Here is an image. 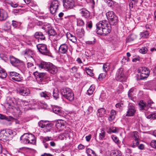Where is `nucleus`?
Returning <instances> with one entry per match:
<instances>
[{"label":"nucleus","mask_w":156,"mask_h":156,"mask_svg":"<svg viewBox=\"0 0 156 156\" xmlns=\"http://www.w3.org/2000/svg\"><path fill=\"white\" fill-rule=\"evenodd\" d=\"M96 30L98 34L104 36L111 31V27L108 22L106 20L99 21L96 24Z\"/></svg>","instance_id":"f257e3e1"},{"label":"nucleus","mask_w":156,"mask_h":156,"mask_svg":"<svg viewBox=\"0 0 156 156\" xmlns=\"http://www.w3.org/2000/svg\"><path fill=\"white\" fill-rule=\"evenodd\" d=\"M62 95L69 101H72L74 98V95L72 90L68 88H63L61 90Z\"/></svg>","instance_id":"f03ea898"},{"label":"nucleus","mask_w":156,"mask_h":156,"mask_svg":"<svg viewBox=\"0 0 156 156\" xmlns=\"http://www.w3.org/2000/svg\"><path fill=\"white\" fill-rule=\"evenodd\" d=\"M106 16L109 21L110 25H116L118 22V17L112 11H109L106 13Z\"/></svg>","instance_id":"7ed1b4c3"},{"label":"nucleus","mask_w":156,"mask_h":156,"mask_svg":"<svg viewBox=\"0 0 156 156\" xmlns=\"http://www.w3.org/2000/svg\"><path fill=\"white\" fill-rule=\"evenodd\" d=\"M60 5L58 0H54L51 3L49 7L50 12L53 15H55L57 12Z\"/></svg>","instance_id":"20e7f679"},{"label":"nucleus","mask_w":156,"mask_h":156,"mask_svg":"<svg viewBox=\"0 0 156 156\" xmlns=\"http://www.w3.org/2000/svg\"><path fill=\"white\" fill-rule=\"evenodd\" d=\"M37 47L38 51L41 53L50 56L51 53L49 50L47 46L44 44H39L37 45Z\"/></svg>","instance_id":"39448f33"},{"label":"nucleus","mask_w":156,"mask_h":156,"mask_svg":"<svg viewBox=\"0 0 156 156\" xmlns=\"http://www.w3.org/2000/svg\"><path fill=\"white\" fill-rule=\"evenodd\" d=\"M139 70L140 71V79L143 80L148 76L150 71L147 68H142Z\"/></svg>","instance_id":"423d86ee"},{"label":"nucleus","mask_w":156,"mask_h":156,"mask_svg":"<svg viewBox=\"0 0 156 156\" xmlns=\"http://www.w3.org/2000/svg\"><path fill=\"white\" fill-rule=\"evenodd\" d=\"M116 79L117 81H123L126 79L122 69L120 68L118 70L116 74Z\"/></svg>","instance_id":"0eeeda50"},{"label":"nucleus","mask_w":156,"mask_h":156,"mask_svg":"<svg viewBox=\"0 0 156 156\" xmlns=\"http://www.w3.org/2000/svg\"><path fill=\"white\" fill-rule=\"evenodd\" d=\"M9 75L10 78L14 80L20 82L22 80V78L20 76V74L15 72H9Z\"/></svg>","instance_id":"6e6552de"},{"label":"nucleus","mask_w":156,"mask_h":156,"mask_svg":"<svg viewBox=\"0 0 156 156\" xmlns=\"http://www.w3.org/2000/svg\"><path fill=\"white\" fill-rule=\"evenodd\" d=\"M136 110L135 107L131 103L129 104L128 110L127 112L126 116H133L135 113Z\"/></svg>","instance_id":"1a4fd4ad"},{"label":"nucleus","mask_w":156,"mask_h":156,"mask_svg":"<svg viewBox=\"0 0 156 156\" xmlns=\"http://www.w3.org/2000/svg\"><path fill=\"white\" fill-rule=\"evenodd\" d=\"M63 6L66 9H72L74 6V2L73 0H65Z\"/></svg>","instance_id":"9d476101"},{"label":"nucleus","mask_w":156,"mask_h":156,"mask_svg":"<svg viewBox=\"0 0 156 156\" xmlns=\"http://www.w3.org/2000/svg\"><path fill=\"white\" fill-rule=\"evenodd\" d=\"M18 93L21 95L23 96H28L30 93L29 89L25 87H20L18 91Z\"/></svg>","instance_id":"9b49d317"},{"label":"nucleus","mask_w":156,"mask_h":156,"mask_svg":"<svg viewBox=\"0 0 156 156\" xmlns=\"http://www.w3.org/2000/svg\"><path fill=\"white\" fill-rule=\"evenodd\" d=\"M53 111L54 113L60 116H65L64 112L62 111L60 107L58 106H55L53 108Z\"/></svg>","instance_id":"f8f14e48"},{"label":"nucleus","mask_w":156,"mask_h":156,"mask_svg":"<svg viewBox=\"0 0 156 156\" xmlns=\"http://www.w3.org/2000/svg\"><path fill=\"white\" fill-rule=\"evenodd\" d=\"M10 61L11 64L14 66H18L19 65V64L20 63L22 64L23 67L24 66V65L22 61H20L13 56L11 57Z\"/></svg>","instance_id":"ddd939ff"},{"label":"nucleus","mask_w":156,"mask_h":156,"mask_svg":"<svg viewBox=\"0 0 156 156\" xmlns=\"http://www.w3.org/2000/svg\"><path fill=\"white\" fill-rule=\"evenodd\" d=\"M48 67L47 70L50 73L55 74L57 73L58 71L57 68L52 64L50 63Z\"/></svg>","instance_id":"4468645a"},{"label":"nucleus","mask_w":156,"mask_h":156,"mask_svg":"<svg viewBox=\"0 0 156 156\" xmlns=\"http://www.w3.org/2000/svg\"><path fill=\"white\" fill-rule=\"evenodd\" d=\"M8 17L7 12L3 9H0V21L5 20Z\"/></svg>","instance_id":"2eb2a0df"},{"label":"nucleus","mask_w":156,"mask_h":156,"mask_svg":"<svg viewBox=\"0 0 156 156\" xmlns=\"http://www.w3.org/2000/svg\"><path fill=\"white\" fill-rule=\"evenodd\" d=\"M68 49V45L65 44H62L60 45L59 48L58 52L60 54H65L66 53Z\"/></svg>","instance_id":"dca6fc26"},{"label":"nucleus","mask_w":156,"mask_h":156,"mask_svg":"<svg viewBox=\"0 0 156 156\" xmlns=\"http://www.w3.org/2000/svg\"><path fill=\"white\" fill-rule=\"evenodd\" d=\"M80 13L82 16L86 18H88L90 16L89 12L86 9L83 8L80 10Z\"/></svg>","instance_id":"f3484780"},{"label":"nucleus","mask_w":156,"mask_h":156,"mask_svg":"<svg viewBox=\"0 0 156 156\" xmlns=\"http://www.w3.org/2000/svg\"><path fill=\"white\" fill-rule=\"evenodd\" d=\"M40 95L41 97H43L46 100H49L50 99L51 94L48 92L45 91L40 93Z\"/></svg>","instance_id":"a211bd4d"},{"label":"nucleus","mask_w":156,"mask_h":156,"mask_svg":"<svg viewBox=\"0 0 156 156\" xmlns=\"http://www.w3.org/2000/svg\"><path fill=\"white\" fill-rule=\"evenodd\" d=\"M29 144H36V139L35 136L33 134L27 135Z\"/></svg>","instance_id":"6ab92c4d"},{"label":"nucleus","mask_w":156,"mask_h":156,"mask_svg":"<svg viewBox=\"0 0 156 156\" xmlns=\"http://www.w3.org/2000/svg\"><path fill=\"white\" fill-rule=\"evenodd\" d=\"M65 121L61 119H59L57 121L56 123V126L58 128H61L62 129L65 127Z\"/></svg>","instance_id":"aec40b11"},{"label":"nucleus","mask_w":156,"mask_h":156,"mask_svg":"<svg viewBox=\"0 0 156 156\" xmlns=\"http://www.w3.org/2000/svg\"><path fill=\"white\" fill-rule=\"evenodd\" d=\"M21 142L24 144H29L27 135L26 134H24L22 135L20 138Z\"/></svg>","instance_id":"412c9836"},{"label":"nucleus","mask_w":156,"mask_h":156,"mask_svg":"<svg viewBox=\"0 0 156 156\" xmlns=\"http://www.w3.org/2000/svg\"><path fill=\"white\" fill-rule=\"evenodd\" d=\"M27 67L28 70L29 72L34 71L36 69V67L34 64L30 62H28L27 63Z\"/></svg>","instance_id":"4be33fe9"},{"label":"nucleus","mask_w":156,"mask_h":156,"mask_svg":"<svg viewBox=\"0 0 156 156\" xmlns=\"http://www.w3.org/2000/svg\"><path fill=\"white\" fill-rule=\"evenodd\" d=\"M5 105L8 107L9 108H11L15 105L14 102V99L11 98H9L5 104Z\"/></svg>","instance_id":"5701e85b"},{"label":"nucleus","mask_w":156,"mask_h":156,"mask_svg":"<svg viewBox=\"0 0 156 156\" xmlns=\"http://www.w3.org/2000/svg\"><path fill=\"white\" fill-rule=\"evenodd\" d=\"M34 52L30 49H26L24 51V55H27L28 57L33 58L34 55Z\"/></svg>","instance_id":"b1692460"},{"label":"nucleus","mask_w":156,"mask_h":156,"mask_svg":"<svg viewBox=\"0 0 156 156\" xmlns=\"http://www.w3.org/2000/svg\"><path fill=\"white\" fill-rule=\"evenodd\" d=\"M139 105L140 108V110L147 111L149 109L147 105L143 102V101H140L139 103Z\"/></svg>","instance_id":"393cba45"},{"label":"nucleus","mask_w":156,"mask_h":156,"mask_svg":"<svg viewBox=\"0 0 156 156\" xmlns=\"http://www.w3.org/2000/svg\"><path fill=\"white\" fill-rule=\"evenodd\" d=\"M50 63H47L45 62H41L40 63L38 64L39 67L42 69H44L46 70H47L49 64Z\"/></svg>","instance_id":"a878e982"},{"label":"nucleus","mask_w":156,"mask_h":156,"mask_svg":"<svg viewBox=\"0 0 156 156\" xmlns=\"http://www.w3.org/2000/svg\"><path fill=\"white\" fill-rule=\"evenodd\" d=\"M49 123L48 121L41 120L38 122V125L39 127L44 128Z\"/></svg>","instance_id":"bb28decb"},{"label":"nucleus","mask_w":156,"mask_h":156,"mask_svg":"<svg viewBox=\"0 0 156 156\" xmlns=\"http://www.w3.org/2000/svg\"><path fill=\"white\" fill-rule=\"evenodd\" d=\"M136 38V36L134 34L129 35L126 39V42L128 43L133 41Z\"/></svg>","instance_id":"cd10ccee"},{"label":"nucleus","mask_w":156,"mask_h":156,"mask_svg":"<svg viewBox=\"0 0 156 156\" xmlns=\"http://www.w3.org/2000/svg\"><path fill=\"white\" fill-rule=\"evenodd\" d=\"M86 152L88 156H97L95 152L90 149H87L86 150Z\"/></svg>","instance_id":"c85d7f7f"},{"label":"nucleus","mask_w":156,"mask_h":156,"mask_svg":"<svg viewBox=\"0 0 156 156\" xmlns=\"http://www.w3.org/2000/svg\"><path fill=\"white\" fill-rule=\"evenodd\" d=\"M116 115V112L113 110L111 111L110 115L108 119L109 121H112L115 118Z\"/></svg>","instance_id":"c756f323"},{"label":"nucleus","mask_w":156,"mask_h":156,"mask_svg":"<svg viewBox=\"0 0 156 156\" xmlns=\"http://www.w3.org/2000/svg\"><path fill=\"white\" fill-rule=\"evenodd\" d=\"M7 75L5 71L0 67V78L4 79L6 78Z\"/></svg>","instance_id":"7c9ffc66"},{"label":"nucleus","mask_w":156,"mask_h":156,"mask_svg":"<svg viewBox=\"0 0 156 156\" xmlns=\"http://www.w3.org/2000/svg\"><path fill=\"white\" fill-rule=\"evenodd\" d=\"M111 154L112 156H122L121 152L118 150H112L111 151Z\"/></svg>","instance_id":"2f4dec72"},{"label":"nucleus","mask_w":156,"mask_h":156,"mask_svg":"<svg viewBox=\"0 0 156 156\" xmlns=\"http://www.w3.org/2000/svg\"><path fill=\"white\" fill-rule=\"evenodd\" d=\"M51 25L50 24L45 23L43 25V26L41 27V28L45 30V31L46 32L50 29H51Z\"/></svg>","instance_id":"473e14b6"},{"label":"nucleus","mask_w":156,"mask_h":156,"mask_svg":"<svg viewBox=\"0 0 156 156\" xmlns=\"http://www.w3.org/2000/svg\"><path fill=\"white\" fill-rule=\"evenodd\" d=\"M98 112L97 113V115L99 116H101L105 113L106 110L105 108H101L98 109Z\"/></svg>","instance_id":"72a5a7b5"},{"label":"nucleus","mask_w":156,"mask_h":156,"mask_svg":"<svg viewBox=\"0 0 156 156\" xmlns=\"http://www.w3.org/2000/svg\"><path fill=\"white\" fill-rule=\"evenodd\" d=\"M139 144V140H134L130 146L133 148H135L138 146Z\"/></svg>","instance_id":"f704fd0d"},{"label":"nucleus","mask_w":156,"mask_h":156,"mask_svg":"<svg viewBox=\"0 0 156 156\" xmlns=\"http://www.w3.org/2000/svg\"><path fill=\"white\" fill-rule=\"evenodd\" d=\"M149 33L148 31L146 30L145 31L140 33V37L143 38H147L149 36Z\"/></svg>","instance_id":"c9c22d12"},{"label":"nucleus","mask_w":156,"mask_h":156,"mask_svg":"<svg viewBox=\"0 0 156 156\" xmlns=\"http://www.w3.org/2000/svg\"><path fill=\"white\" fill-rule=\"evenodd\" d=\"M11 108L13 109V111L15 112L19 115H20L21 114V109L18 106L14 105V107H12Z\"/></svg>","instance_id":"e433bc0d"},{"label":"nucleus","mask_w":156,"mask_h":156,"mask_svg":"<svg viewBox=\"0 0 156 156\" xmlns=\"http://www.w3.org/2000/svg\"><path fill=\"white\" fill-rule=\"evenodd\" d=\"M95 86L94 85H91L89 89L87 90V93L89 95H91L94 90Z\"/></svg>","instance_id":"4c0bfd02"},{"label":"nucleus","mask_w":156,"mask_h":156,"mask_svg":"<svg viewBox=\"0 0 156 156\" xmlns=\"http://www.w3.org/2000/svg\"><path fill=\"white\" fill-rule=\"evenodd\" d=\"M52 125V124L49 123L44 128V131L45 132H50L51 129Z\"/></svg>","instance_id":"58836bf2"},{"label":"nucleus","mask_w":156,"mask_h":156,"mask_svg":"<svg viewBox=\"0 0 156 156\" xmlns=\"http://www.w3.org/2000/svg\"><path fill=\"white\" fill-rule=\"evenodd\" d=\"M105 133L103 129H101L99 134V139L102 140L105 137Z\"/></svg>","instance_id":"ea45409f"},{"label":"nucleus","mask_w":156,"mask_h":156,"mask_svg":"<svg viewBox=\"0 0 156 156\" xmlns=\"http://www.w3.org/2000/svg\"><path fill=\"white\" fill-rule=\"evenodd\" d=\"M138 0H129V5L130 9H132L133 7V5L137 3Z\"/></svg>","instance_id":"a19ab883"},{"label":"nucleus","mask_w":156,"mask_h":156,"mask_svg":"<svg viewBox=\"0 0 156 156\" xmlns=\"http://www.w3.org/2000/svg\"><path fill=\"white\" fill-rule=\"evenodd\" d=\"M46 32L48 33L49 36H54L56 34L55 32L52 27H51V29H50Z\"/></svg>","instance_id":"79ce46f5"},{"label":"nucleus","mask_w":156,"mask_h":156,"mask_svg":"<svg viewBox=\"0 0 156 156\" xmlns=\"http://www.w3.org/2000/svg\"><path fill=\"white\" fill-rule=\"evenodd\" d=\"M118 131L117 128L113 126L111 127L108 131V132L109 133H116Z\"/></svg>","instance_id":"37998d69"},{"label":"nucleus","mask_w":156,"mask_h":156,"mask_svg":"<svg viewBox=\"0 0 156 156\" xmlns=\"http://www.w3.org/2000/svg\"><path fill=\"white\" fill-rule=\"evenodd\" d=\"M146 117L148 119H156V113H151L149 115H147Z\"/></svg>","instance_id":"c03bdc74"},{"label":"nucleus","mask_w":156,"mask_h":156,"mask_svg":"<svg viewBox=\"0 0 156 156\" xmlns=\"http://www.w3.org/2000/svg\"><path fill=\"white\" fill-rule=\"evenodd\" d=\"M53 96L55 99L58 98L59 97V91L57 90H54L53 93Z\"/></svg>","instance_id":"a18cd8bd"},{"label":"nucleus","mask_w":156,"mask_h":156,"mask_svg":"<svg viewBox=\"0 0 156 156\" xmlns=\"http://www.w3.org/2000/svg\"><path fill=\"white\" fill-rule=\"evenodd\" d=\"M103 68L104 71L106 73L109 68V64L108 63L104 64Z\"/></svg>","instance_id":"49530a36"},{"label":"nucleus","mask_w":156,"mask_h":156,"mask_svg":"<svg viewBox=\"0 0 156 156\" xmlns=\"http://www.w3.org/2000/svg\"><path fill=\"white\" fill-rule=\"evenodd\" d=\"M109 6H112L114 5L113 1L112 0H104Z\"/></svg>","instance_id":"de8ad7c7"},{"label":"nucleus","mask_w":156,"mask_h":156,"mask_svg":"<svg viewBox=\"0 0 156 156\" xmlns=\"http://www.w3.org/2000/svg\"><path fill=\"white\" fill-rule=\"evenodd\" d=\"M132 136L134 138V140H139L138 133L136 131H134L133 132Z\"/></svg>","instance_id":"09e8293b"},{"label":"nucleus","mask_w":156,"mask_h":156,"mask_svg":"<svg viewBox=\"0 0 156 156\" xmlns=\"http://www.w3.org/2000/svg\"><path fill=\"white\" fill-rule=\"evenodd\" d=\"M77 25L78 26H83L84 25V23L83 21L80 19H77Z\"/></svg>","instance_id":"8fccbe9b"},{"label":"nucleus","mask_w":156,"mask_h":156,"mask_svg":"<svg viewBox=\"0 0 156 156\" xmlns=\"http://www.w3.org/2000/svg\"><path fill=\"white\" fill-rule=\"evenodd\" d=\"M112 138L113 140L116 143H119V141L118 138L114 135L112 136Z\"/></svg>","instance_id":"3c124183"},{"label":"nucleus","mask_w":156,"mask_h":156,"mask_svg":"<svg viewBox=\"0 0 156 156\" xmlns=\"http://www.w3.org/2000/svg\"><path fill=\"white\" fill-rule=\"evenodd\" d=\"M92 40H89L86 42V43L89 44H94L96 41V40L95 38H93L92 39Z\"/></svg>","instance_id":"603ef678"},{"label":"nucleus","mask_w":156,"mask_h":156,"mask_svg":"<svg viewBox=\"0 0 156 156\" xmlns=\"http://www.w3.org/2000/svg\"><path fill=\"white\" fill-rule=\"evenodd\" d=\"M85 70L86 73L88 75L90 76L93 75V73H92V71L89 68H85Z\"/></svg>","instance_id":"864d4df0"},{"label":"nucleus","mask_w":156,"mask_h":156,"mask_svg":"<svg viewBox=\"0 0 156 156\" xmlns=\"http://www.w3.org/2000/svg\"><path fill=\"white\" fill-rule=\"evenodd\" d=\"M6 132H5L4 133H3L2 132L0 133V139L1 140L2 139H5L6 138Z\"/></svg>","instance_id":"5fc2aeb1"},{"label":"nucleus","mask_w":156,"mask_h":156,"mask_svg":"<svg viewBox=\"0 0 156 156\" xmlns=\"http://www.w3.org/2000/svg\"><path fill=\"white\" fill-rule=\"evenodd\" d=\"M147 48L144 47L143 48H141L139 50V52L143 54H145L147 51Z\"/></svg>","instance_id":"6e6d98bb"},{"label":"nucleus","mask_w":156,"mask_h":156,"mask_svg":"<svg viewBox=\"0 0 156 156\" xmlns=\"http://www.w3.org/2000/svg\"><path fill=\"white\" fill-rule=\"evenodd\" d=\"M106 76V73H101L99 75L98 79L100 81H101Z\"/></svg>","instance_id":"4d7b16f0"},{"label":"nucleus","mask_w":156,"mask_h":156,"mask_svg":"<svg viewBox=\"0 0 156 156\" xmlns=\"http://www.w3.org/2000/svg\"><path fill=\"white\" fill-rule=\"evenodd\" d=\"M150 145L152 147L156 148V140H152Z\"/></svg>","instance_id":"13d9d810"},{"label":"nucleus","mask_w":156,"mask_h":156,"mask_svg":"<svg viewBox=\"0 0 156 156\" xmlns=\"http://www.w3.org/2000/svg\"><path fill=\"white\" fill-rule=\"evenodd\" d=\"M13 8H16L17 7L18 4L17 3H14L12 2H10L8 3Z\"/></svg>","instance_id":"bf43d9fd"},{"label":"nucleus","mask_w":156,"mask_h":156,"mask_svg":"<svg viewBox=\"0 0 156 156\" xmlns=\"http://www.w3.org/2000/svg\"><path fill=\"white\" fill-rule=\"evenodd\" d=\"M77 68L76 66H74L70 69V71L72 73H74L77 72Z\"/></svg>","instance_id":"052dcab7"},{"label":"nucleus","mask_w":156,"mask_h":156,"mask_svg":"<svg viewBox=\"0 0 156 156\" xmlns=\"http://www.w3.org/2000/svg\"><path fill=\"white\" fill-rule=\"evenodd\" d=\"M0 119H6L9 121L10 120L9 118L1 114H0Z\"/></svg>","instance_id":"680f3d73"},{"label":"nucleus","mask_w":156,"mask_h":156,"mask_svg":"<svg viewBox=\"0 0 156 156\" xmlns=\"http://www.w3.org/2000/svg\"><path fill=\"white\" fill-rule=\"evenodd\" d=\"M93 107L91 106H89L86 112H87V114L89 115L90 114V113H91L93 112Z\"/></svg>","instance_id":"e2e57ef3"},{"label":"nucleus","mask_w":156,"mask_h":156,"mask_svg":"<svg viewBox=\"0 0 156 156\" xmlns=\"http://www.w3.org/2000/svg\"><path fill=\"white\" fill-rule=\"evenodd\" d=\"M21 105H23V106H26L29 105V103L27 101H22L20 102Z\"/></svg>","instance_id":"0e129e2a"},{"label":"nucleus","mask_w":156,"mask_h":156,"mask_svg":"<svg viewBox=\"0 0 156 156\" xmlns=\"http://www.w3.org/2000/svg\"><path fill=\"white\" fill-rule=\"evenodd\" d=\"M44 74L43 73H40L37 75L38 77L40 78V80H41L44 78Z\"/></svg>","instance_id":"69168bd1"},{"label":"nucleus","mask_w":156,"mask_h":156,"mask_svg":"<svg viewBox=\"0 0 156 156\" xmlns=\"http://www.w3.org/2000/svg\"><path fill=\"white\" fill-rule=\"evenodd\" d=\"M42 34V33L41 32H37L35 34L34 36L36 38L39 39L40 36Z\"/></svg>","instance_id":"338daca9"},{"label":"nucleus","mask_w":156,"mask_h":156,"mask_svg":"<svg viewBox=\"0 0 156 156\" xmlns=\"http://www.w3.org/2000/svg\"><path fill=\"white\" fill-rule=\"evenodd\" d=\"M88 28L90 29L92 27V23L91 21H88L87 22L86 24Z\"/></svg>","instance_id":"774afa93"}]
</instances>
